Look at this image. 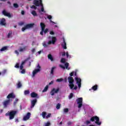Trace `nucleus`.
<instances>
[{
    "label": "nucleus",
    "instance_id": "nucleus-29",
    "mask_svg": "<svg viewBox=\"0 0 126 126\" xmlns=\"http://www.w3.org/2000/svg\"><path fill=\"white\" fill-rule=\"evenodd\" d=\"M32 14L33 15V16H37V13L36 12V11L35 10H33L32 12H31Z\"/></svg>",
    "mask_w": 126,
    "mask_h": 126
},
{
    "label": "nucleus",
    "instance_id": "nucleus-50",
    "mask_svg": "<svg viewBox=\"0 0 126 126\" xmlns=\"http://www.w3.org/2000/svg\"><path fill=\"white\" fill-rule=\"evenodd\" d=\"M23 65H21L20 66V69L21 70H22V69H23Z\"/></svg>",
    "mask_w": 126,
    "mask_h": 126
},
{
    "label": "nucleus",
    "instance_id": "nucleus-55",
    "mask_svg": "<svg viewBox=\"0 0 126 126\" xmlns=\"http://www.w3.org/2000/svg\"><path fill=\"white\" fill-rule=\"evenodd\" d=\"M52 84H54V81H52L51 82L49 83V85H52Z\"/></svg>",
    "mask_w": 126,
    "mask_h": 126
},
{
    "label": "nucleus",
    "instance_id": "nucleus-27",
    "mask_svg": "<svg viewBox=\"0 0 126 126\" xmlns=\"http://www.w3.org/2000/svg\"><path fill=\"white\" fill-rule=\"evenodd\" d=\"M48 58L49 59V60H50L51 62H53L54 61V58H53V56L51 54H49L48 55Z\"/></svg>",
    "mask_w": 126,
    "mask_h": 126
},
{
    "label": "nucleus",
    "instance_id": "nucleus-14",
    "mask_svg": "<svg viewBox=\"0 0 126 126\" xmlns=\"http://www.w3.org/2000/svg\"><path fill=\"white\" fill-rule=\"evenodd\" d=\"M0 25H1L2 26H5V25H6V23H5V19L4 18H2L0 19Z\"/></svg>",
    "mask_w": 126,
    "mask_h": 126
},
{
    "label": "nucleus",
    "instance_id": "nucleus-9",
    "mask_svg": "<svg viewBox=\"0 0 126 126\" xmlns=\"http://www.w3.org/2000/svg\"><path fill=\"white\" fill-rule=\"evenodd\" d=\"M33 3L35 6H40V5H43V3H42V0H34Z\"/></svg>",
    "mask_w": 126,
    "mask_h": 126
},
{
    "label": "nucleus",
    "instance_id": "nucleus-40",
    "mask_svg": "<svg viewBox=\"0 0 126 126\" xmlns=\"http://www.w3.org/2000/svg\"><path fill=\"white\" fill-rule=\"evenodd\" d=\"M68 97H69V99H71V98L73 97V94L70 93Z\"/></svg>",
    "mask_w": 126,
    "mask_h": 126
},
{
    "label": "nucleus",
    "instance_id": "nucleus-8",
    "mask_svg": "<svg viewBox=\"0 0 126 126\" xmlns=\"http://www.w3.org/2000/svg\"><path fill=\"white\" fill-rule=\"evenodd\" d=\"M11 100L10 99H6L3 102V108H5L7 107V106H8V105H9V104H10V102H11Z\"/></svg>",
    "mask_w": 126,
    "mask_h": 126
},
{
    "label": "nucleus",
    "instance_id": "nucleus-36",
    "mask_svg": "<svg viewBox=\"0 0 126 126\" xmlns=\"http://www.w3.org/2000/svg\"><path fill=\"white\" fill-rule=\"evenodd\" d=\"M61 62L62 63H65V59L62 58Z\"/></svg>",
    "mask_w": 126,
    "mask_h": 126
},
{
    "label": "nucleus",
    "instance_id": "nucleus-18",
    "mask_svg": "<svg viewBox=\"0 0 126 126\" xmlns=\"http://www.w3.org/2000/svg\"><path fill=\"white\" fill-rule=\"evenodd\" d=\"M10 98H12L13 99L15 98V95L13 94V93H10L7 96V99H10Z\"/></svg>",
    "mask_w": 126,
    "mask_h": 126
},
{
    "label": "nucleus",
    "instance_id": "nucleus-38",
    "mask_svg": "<svg viewBox=\"0 0 126 126\" xmlns=\"http://www.w3.org/2000/svg\"><path fill=\"white\" fill-rule=\"evenodd\" d=\"M51 116H52V114L51 113H49L46 116V119H49V118H51Z\"/></svg>",
    "mask_w": 126,
    "mask_h": 126
},
{
    "label": "nucleus",
    "instance_id": "nucleus-44",
    "mask_svg": "<svg viewBox=\"0 0 126 126\" xmlns=\"http://www.w3.org/2000/svg\"><path fill=\"white\" fill-rule=\"evenodd\" d=\"M31 8H33V9H37V7L34 5H32V6L31 7Z\"/></svg>",
    "mask_w": 126,
    "mask_h": 126
},
{
    "label": "nucleus",
    "instance_id": "nucleus-3",
    "mask_svg": "<svg viewBox=\"0 0 126 126\" xmlns=\"http://www.w3.org/2000/svg\"><path fill=\"white\" fill-rule=\"evenodd\" d=\"M91 122H95V124L97 126H101L102 122H100V118L98 117L97 116L92 117L90 119Z\"/></svg>",
    "mask_w": 126,
    "mask_h": 126
},
{
    "label": "nucleus",
    "instance_id": "nucleus-28",
    "mask_svg": "<svg viewBox=\"0 0 126 126\" xmlns=\"http://www.w3.org/2000/svg\"><path fill=\"white\" fill-rule=\"evenodd\" d=\"M7 50V46L3 47L1 49H0V51L1 52H3V51H6Z\"/></svg>",
    "mask_w": 126,
    "mask_h": 126
},
{
    "label": "nucleus",
    "instance_id": "nucleus-30",
    "mask_svg": "<svg viewBox=\"0 0 126 126\" xmlns=\"http://www.w3.org/2000/svg\"><path fill=\"white\" fill-rule=\"evenodd\" d=\"M46 115H47V113L46 112H42V116L43 119H45V118H46Z\"/></svg>",
    "mask_w": 126,
    "mask_h": 126
},
{
    "label": "nucleus",
    "instance_id": "nucleus-63",
    "mask_svg": "<svg viewBox=\"0 0 126 126\" xmlns=\"http://www.w3.org/2000/svg\"><path fill=\"white\" fill-rule=\"evenodd\" d=\"M41 53H42V51H39L38 52V55H40L41 54Z\"/></svg>",
    "mask_w": 126,
    "mask_h": 126
},
{
    "label": "nucleus",
    "instance_id": "nucleus-37",
    "mask_svg": "<svg viewBox=\"0 0 126 126\" xmlns=\"http://www.w3.org/2000/svg\"><path fill=\"white\" fill-rule=\"evenodd\" d=\"M14 67H15V68H19V63H16Z\"/></svg>",
    "mask_w": 126,
    "mask_h": 126
},
{
    "label": "nucleus",
    "instance_id": "nucleus-43",
    "mask_svg": "<svg viewBox=\"0 0 126 126\" xmlns=\"http://www.w3.org/2000/svg\"><path fill=\"white\" fill-rule=\"evenodd\" d=\"M21 73H22V74H24L25 73V72H26V70H25V69H22V71H21Z\"/></svg>",
    "mask_w": 126,
    "mask_h": 126
},
{
    "label": "nucleus",
    "instance_id": "nucleus-47",
    "mask_svg": "<svg viewBox=\"0 0 126 126\" xmlns=\"http://www.w3.org/2000/svg\"><path fill=\"white\" fill-rule=\"evenodd\" d=\"M60 66L61 67V68H63V69H65V67L62 64L60 65Z\"/></svg>",
    "mask_w": 126,
    "mask_h": 126
},
{
    "label": "nucleus",
    "instance_id": "nucleus-46",
    "mask_svg": "<svg viewBox=\"0 0 126 126\" xmlns=\"http://www.w3.org/2000/svg\"><path fill=\"white\" fill-rule=\"evenodd\" d=\"M67 126H71V125H72V123L70 121H69L67 122Z\"/></svg>",
    "mask_w": 126,
    "mask_h": 126
},
{
    "label": "nucleus",
    "instance_id": "nucleus-10",
    "mask_svg": "<svg viewBox=\"0 0 126 126\" xmlns=\"http://www.w3.org/2000/svg\"><path fill=\"white\" fill-rule=\"evenodd\" d=\"M59 91H60L59 88H58L57 89L53 88L51 90V91L50 92V95H51V96H54V95H55V94L58 93V92H59Z\"/></svg>",
    "mask_w": 126,
    "mask_h": 126
},
{
    "label": "nucleus",
    "instance_id": "nucleus-15",
    "mask_svg": "<svg viewBox=\"0 0 126 126\" xmlns=\"http://www.w3.org/2000/svg\"><path fill=\"white\" fill-rule=\"evenodd\" d=\"M2 14L5 16H7V17H11V15L10 13H8L5 10L2 11Z\"/></svg>",
    "mask_w": 126,
    "mask_h": 126
},
{
    "label": "nucleus",
    "instance_id": "nucleus-25",
    "mask_svg": "<svg viewBox=\"0 0 126 126\" xmlns=\"http://www.w3.org/2000/svg\"><path fill=\"white\" fill-rule=\"evenodd\" d=\"M55 68H57V67L56 66H53L51 68V70L50 72V74H52V75H54V70H55Z\"/></svg>",
    "mask_w": 126,
    "mask_h": 126
},
{
    "label": "nucleus",
    "instance_id": "nucleus-57",
    "mask_svg": "<svg viewBox=\"0 0 126 126\" xmlns=\"http://www.w3.org/2000/svg\"><path fill=\"white\" fill-rule=\"evenodd\" d=\"M64 82H67V78L66 77L64 79Z\"/></svg>",
    "mask_w": 126,
    "mask_h": 126
},
{
    "label": "nucleus",
    "instance_id": "nucleus-32",
    "mask_svg": "<svg viewBox=\"0 0 126 126\" xmlns=\"http://www.w3.org/2000/svg\"><path fill=\"white\" fill-rule=\"evenodd\" d=\"M30 94V92L29 91V90H26L24 92L25 95H28Z\"/></svg>",
    "mask_w": 126,
    "mask_h": 126
},
{
    "label": "nucleus",
    "instance_id": "nucleus-34",
    "mask_svg": "<svg viewBox=\"0 0 126 126\" xmlns=\"http://www.w3.org/2000/svg\"><path fill=\"white\" fill-rule=\"evenodd\" d=\"M12 34V32L11 31L9 32V33L7 34V38H10V36H11Z\"/></svg>",
    "mask_w": 126,
    "mask_h": 126
},
{
    "label": "nucleus",
    "instance_id": "nucleus-31",
    "mask_svg": "<svg viewBox=\"0 0 126 126\" xmlns=\"http://www.w3.org/2000/svg\"><path fill=\"white\" fill-rule=\"evenodd\" d=\"M56 109L60 110L61 109V103H58L56 105Z\"/></svg>",
    "mask_w": 126,
    "mask_h": 126
},
{
    "label": "nucleus",
    "instance_id": "nucleus-33",
    "mask_svg": "<svg viewBox=\"0 0 126 126\" xmlns=\"http://www.w3.org/2000/svg\"><path fill=\"white\" fill-rule=\"evenodd\" d=\"M57 82H62V81H63V78H60V79H57L56 80Z\"/></svg>",
    "mask_w": 126,
    "mask_h": 126
},
{
    "label": "nucleus",
    "instance_id": "nucleus-22",
    "mask_svg": "<svg viewBox=\"0 0 126 126\" xmlns=\"http://www.w3.org/2000/svg\"><path fill=\"white\" fill-rule=\"evenodd\" d=\"M17 85V88H21V87H22V84H21V82L19 81L18 82V83L16 84Z\"/></svg>",
    "mask_w": 126,
    "mask_h": 126
},
{
    "label": "nucleus",
    "instance_id": "nucleus-12",
    "mask_svg": "<svg viewBox=\"0 0 126 126\" xmlns=\"http://www.w3.org/2000/svg\"><path fill=\"white\" fill-rule=\"evenodd\" d=\"M52 40H49L48 41V44L49 45H51V44H55V43H56V41H57V38L56 37V36H53L52 37Z\"/></svg>",
    "mask_w": 126,
    "mask_h": 126
},
{
    "label": "nucleus",
    "instance_id": "nucleus-64",
    "mask_svg": "<svg viewBox=\"0 0 126 126\" xmlns=\"http://www.w3.org/2000/svg\"><path fill=\"white\" fill-rule=\"evenodd\" d=\"M0 0V1H6V0Z\"/></svg>",
    "mask_w": 126,
    "mask_h": 126
},
{
    "label": "nucleus",
    "instance_id": "nucleus-13",
    "mask_svg": "<svg viewBox=\"0 0 126 126\" xmlns=\"http://www.w3.org/2000/svg\"><path fill=\"white\" fill-rule=\"evenodd\" d=\"M31 116V113L30 112H28L27 115L24 117L23 120L24 121H27V120H29L30 119V116Z\"/></svg>",
    "mask_w": 126,
    "mask_h": 126
},
{
    "label": "nucleus",
    "instance_id": "nucleus-21",
    "mask_svg": "<svg viewBox=\"0 0 126 126\" xmlns=\"http://www.w3.org/2000/svg\"><path fill=\"white\" fill-rule=\"evenodd\" d=\"M26 46H24V47H20L19 49V51L20 52H24L25 51H26Z\"/></svg>",
    "mask_w": 126,
    "mask_h": 126
},
{
    "label": "nucleus",
    "instance_id": "nucleus-6",
    "mask_svg": "<svg viewBox=\"0 0 126 126\" xmlns=\"http://www.w3.org/2000/svg\"><path fill=\"white\" fill-rule=\"evenodd\" d=\"M36 67L37 69H35L32 71V76H35V74L41 71V66L39 63L37 64Z\"/></svg>",
    "mask_w": 126,
    "mask_h": 126
},
{
    "label": "nucleus",
    "instance_id": "nucleus-61",
    "mask_svg": "<svg viewBox=\"0 0 126 126\" xmlns=\"http://www.w3.org/2000/svg\"><path fill=\"white\" fill-rule=\"evenodd\" d=\"M66 56L67 58H68L69 55H68V52H66Z\"/></svg>",
    "mask_w": 126,
    "mask_h": 126
},
{
    "label": "nucleus",
    "instance_id": "nucleus-2",
    "mask_svg": "<svg viewBox=\"0 0 126 126\" xmlns=\"http://www.w3.org/2000/svg\"><path fill=\"white\" fill-rule=\"evenodd\" d=\"M40 27L41 28V31L40 32V35H41V36H43V33H44V34H47L48 31H49V29H46L45 30V28H46V25H45L44 23H40Z\"/></svg>",
    "mask_w": 126,
    "mask_h": 126
},
{
    "label": "nucleus",
    "instance_id": "nucleus-51",
    "mask_svg": "<svg viewBox=\"0 0 126 126\" xmlns=\"http://www.w3.org/2000/svg\"><path fill=\"white\" fill-rule=\"evenodd\" d=\"M49 34H50V35H54L55 34V32H54L53 31H51L50 32Z\"/></svg>",
    "mask_w": 126,
    "mask_h": 126
},
{
    "label": "nucleus",
    "instance_id": "nucleus-35",
    "mask_svg": "<svg viewBox=\"0 0 126 126\" xmlns=\"http://www.w3.org/2000/svg\"><path fill=\"white\" fill-rule=\"evenodd\" d=\"M13 6H14V7H15V8H18L19 6L18 5V4H17V3H14Z\"/></svg>",
    "mask_w": 126,
    "mask_h": 126
},
{
    "label": "nucleus",
    "instance_id": "nucleus-41",
    "mask_svg": "<svg viewBox=\"0 0 126 126\" xmlns=\"http://www.w3.org/2000/svg\"><path fill=\"white\" fill-rule=\"evenodd\" d=\"M51 126V123H50V122H48L45 124V126Z\"/></svg>",
    "mask_w": 126,
    "mask_h": 126
},
{
    "label": "nucleus",
    "instance_id": "nucleus-62",
    "mask_svg": "<svg viewBox=\"0 0 126 126\" xmlns=\"http://www.w3.org/2000/svg\"><path fill=\"white\" fill-rule=\"evenodd\" d=\"M15 52L16 53V54H17V55H19V53H18V51H17V50H16Z\"/></svg>",
    "mask_w": 126,
    "mask_h": 126
},
{
    "label": "nucleus",
    "instance_id": "nucleus-23",
    "mask_svg": "<svg viewBox=\"0 0 126 126\" xmlns=\"http://www.w3.org/2000/svg\"><path fill=\"white\" fill-rule=\"evenodd\" d=\"M92 89L94 90V91H96L97 89H98V85H95L94 86H93L92 87Z\"/></svg>",
    "mask_w": 126,
    "mask_h": 126
},
{
    "label": "nucleus",
    "instance_id": "nucleus-17",
    "mask_svg": "<svg viewBox=\"0 0 126 126\" xmlns=\"http://www.w3.org/2000/svg\"><path fill=\"white\" fill-rule=\"evenodd\" d=\"M62 47L63 49H64V50H66V42H65V40L64 38H63V42L61 44Z\"/></svg>",
    "mask_w": 126,
    "mask_h": 126
},
{
    "label": "nucleus",
    "instance_id": "nucleus-58",
    "mask_svg": "<svg viewBox=\"0 0 126 126\" xmlns=\"http://www.w3.org/2000/svg\"><path fill=\"white\" fill-rule=\"evenodd\" d=\"M35 48H33L32 50V53H35Z\"/></svg>",
    "mask_w": 126,
    "mask_h": 126
},
{
    "label": "nucleus",
    "instance_id": "nucleus-26",
    "mask_svg": "<svg viewBox=\"0 0 126 126\" xmlns=\"http://www.w3.org/2000/svg\"><path fill=\"white\" fill-rule=\"evenodd\" d=\"M64 65L65 67V68H66L68 70H69V69H70V67H68V66L69 65V64L68 63H66Z\"/></svg>",
    "mask_w": 126,
    "mask_h": 126
},
{
    "label": "nucleus",
    "instance_id": "nucleus-60",
    "mask_svg": "<svg viewBox=\"0 0 126 126\" xmlns=\"http://www.w3.org/2000/svg\"><path fill=\"white\" fill-rule=\"evenodd\" d=\"M74 90H76L77 89V86H75L74 87V89H73Z\"/></svg>",
    "mask_w": 126,
    "mask_h": 126
},
{
    "label": "nucleus",
    "instance_id": "nucleus-45",
    "mask_svg": "<svg viewBox=\"0 0 126 126\" xmlns=\"http://www.w3.org/2000/svg\"><path fill=\"white\" fill-rule=\"evenodd\" d=\"M63 111L64 113H67L68 112V108H65Z\"/></svg>",
    "mask_w": 126,
    "mask_h": 126
},
{
    "label": "nucleus",
    "instance_id": "nucleus-48",
    "mask_svg": "<svg viewBox=\"0 0 126 126\" xmlns=\"http://www.w3.org/2000/svg\"><path fill=\"white\" fill-rule=\"evenodd\" d=\"M86 125H89V124H91V122L89 121H86Z\"/></svg>",
    "mask_w": 126,
    "mask_h": 126
},
{
    "label": "nucleus",
    "instance_id": "nucleus-56",
    "mask_svg": "<svg viewBox=\"0 0 126 126\" xmlns=\"http://www.w3.org/2000/svg\"><path fill=\"white\" fill-rule=\"evenodd\" d=\"M69 75H70V77H71V76H73V72H71L70 74H69Z\"/></svg>",
    "mask_w": 126,
    "mask_h": 126
},
{
    "label": "nucleus",
    "instance_id": "nucleus-20",
    "mask_svg": "<svg viewBox=\"0 0 126 126\" xmlns=\"http://www.w3.org/2000/svg\"><path fill=\"white\" fill-rule=\"evenodd\" d=\"M31 96L32 97V98H36V97H37V96H38V94L32 92L31 94Z\"/></svg>",
    "mask_w": 126,
    "mask_h": 126
},
{
    "label": "nucleus",
    "instance_id": "nucleus-16",
    "mask_svg": "<svg viewBox=\"0 0 126 126\" xmlns=\"http://www.w3.org/2000/svg\"><path fill=\"white\" fill-rule=\"evenodd\" d=\"M36 103H37L36 99H34L31 101V105H32L31 106V109H32V108H34V106H35Z\"/></svg>",
    "mask_w": 126,
    "mask_h": 126
},
{
    "label": "nucleus",
    "instance_id": "nucleus-5",
    "mask_svg": "<svg viewBox=\"0 0 126 126\" xmlns=\"http://www.w3.org/2000/svg\"><path fill=\"white\" fill-rule=\"evenodd\" d=\"M34 25H35V24L34 23L27 24L26 26H25L24 27L22 28V31L24 32L26 29H29V28H33V27H34Z\"/></svg>",
    "mask_w": 126,
    "mask_h": 126
},
{
    "label": "nucleus",
    "instance_id": "nucleus-54",
    "mask_svg": "<svg viewBox=\"0 0 126 126\" xmlns=\"http://www.w3.org/2000/svg\"><path fill=\"white\" fill-rule=\"evenodd\" d=\"M21 14H22V15H24V14H25V12L24 10H22V11H21Z\"/></svg>",
    "mask_w": 126,
    "mask_h": 126
},
{
    "label": "nucleus",
    "instance_id": "nucleus-42",
    "mask_svg": "<svg viewBox=\"0 0 126 126\" xmlns=\"http://www.w3.org/2000/svg\"><path fill=\"white\" fill-rule=\"evenodd\" d=\"M41 11H42V12H45V10L44 9V6L41 5Z\"/></svg>",
    "mask_w": 126,
    "mask_h": 126
},
{
    "label": "nucleus",
    "instance_id": "nucleus-1",
    "mask_svg": "<svg viewBox=\"0 0 126 126\" xmlns=\"http://www.w3.org/2000/svg\"><path fill=\"white\" fill-rule=\"evenodd\" d=\"M17 111L12 110L9 113H6L5 114V116H6V117H7V116H9V120H13V119H14V117H15V115L17 114Z\"/></svg>",
    "mask_w": 126,
    "mask_h": 126
},
{
    "label": "nucleus",
    "instance_id": "nucleus-52",
    "mask_svg": "<svg viewBox=\"0 0 126 126\" xmlns=\"http://www.w3.org/2000/svg\"><path fill=\"white\" fill-rule=\"evenodd\" d=\"M43 47H48V45H47V44H46V43H43Z\"/></svg>",
    "mask_w": 126,
    "mask_h": 126
},
{
    "label": "nucleus",
    "instance_id": "nucleus-4",
    "mask_svg": "<svg viewBox=\"0 0 126 126\" xmlns=\"http://www.w3.org/2000/svg\"><path fill=\"white\" fill-rule=\"evenodd\" d=\"M68 81L69 83V86L70 87V89H73V88L74 87V84H73V82H74V80L73 79V78L72 77H68Z\"/></svg>",
    "mask_w": 126,
    "mask_h": 126
},
{
    "label": "nucleus",
    "instance_id": "nucleus-53",
    "mask_svg": "<svg viewBox=\"0 0 126 126\" xmlns=\"http://www.w3.org/2000/svg\"><path fill=\"white\" fill-rule=\"evenodd\" d=\"M24 23L23 22H21L19 23V25H20V26H22V25H24Z\"/></svg>",
    "mask_w": 126,
    "mask_h": 126
},
{
    "label": "nucleus",
    "instance_id": "nucleus-49",
    "mask_svg": "<svg viewBox=\"0 0 126 126\" xmlns=\"http://www.w3.org/2000/svg\"><path fill=\"white\" fill-rule=\"evenodd\" d=\"M26 63V60H25L24 61L22 62L21 63V65H23L24 64H25V63Z\"/></svg>",
    "mask_w": 126,
    "mask_h": 126
},
{
    "label": "nucleus",
    "instance_id": "nucleus-59",
    "mask_svg": "<svg viewBox=\"0 0 126 126\" xmlns=\"http://www.w3.org/2000/svg\"><path fill=\"white\" fill-rule=\"evenodd\" d=\"M62 56H63V57H64V56H65V52H63L62 53Z\"/></svg>",
    "mask_w": 126,
    "mask_h": 126
},
{
    "label": "nucleus",
    "instance_id": "nucleus-7",
    "mask_svg": "<svg viewBox=\"0 0 126 126\" xmlns=\"http://www.w3.org/2000/svg\"><path fill=\"white\" fill-rule=\"evenodd\" d=\"M83 101V98L82 97H79L76 99L77 103V104H78V108H79V109H80V108L82 107Z\"/></svg>",
    "mask_w": 126,
    "mask_h": 126
},
{
    "label": "nucleus",
    "instance_id": "nucleus-39",
    "mask_svg": "<svg viewBox=\"0 0 126 126\" xmlns=\"http://www.w3.org/2000/svg\"><path fill=\"white\" fill-rule=\"evenodd\" d=\"M18 102V99L16 98L15 100V101L14 102V106H15V105H16V104Z\"/></svg>",
    "mask_w": 126,
    "mask_h": 126
},
{
    "label": "nucleus",
    "instance_id": "nucleus-11",
    "mask_svg": "<svg viewBox=\"0 0 126 126\" xmlns=\"http://www.w3.org/2000/svg\"><path fill=\"white\" fill-rule=\"evenodd\" d=\"M75 80L76 81V83L78 84L79 88H80V87H81V79H80V78L76 77Z\"/></svg>",
    "mask_w": 126,
    "mask_h": 126
},
{
    "label": "nucleus",
    "instance_id": "nucleus-19",
    "mask_svg": "<svg viewBox=\"0 0 126 126\" xmlns=\"http://www.w3.org/2000/svg\"><path fill=\"white\" fill-rule=\"evenodd\" d=\"M47 18L50 20L49 21H50V22H51V23H53V25H54V24H56V23H55V22H53V21H52V18H53V17H52V16L51 15H48V16H47Z\"/></svg>",
    "mask_w": 126,
    "mask_h": 126
},
{
    "label": "nucleus",
    "instance_id": "nucleus-24",
    "mask_svg": "<svg viewBox=\"0 0 126 126\" xmlns=\"http://www.w3.org/2000/svg\"><path fill=\"white\" fill-rule=\"evenodd\" d=\"M48 89H49V86L48 85L46 86L44 89L42 91L43 93L45 92H47V91H48Z\"/></svg>",
    "mask_w": 126,
    "mask_h": 126
}]
</instances>
